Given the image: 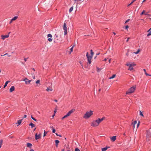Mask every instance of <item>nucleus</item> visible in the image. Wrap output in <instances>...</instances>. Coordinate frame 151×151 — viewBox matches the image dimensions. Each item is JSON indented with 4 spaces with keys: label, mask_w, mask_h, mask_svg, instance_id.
<instances>
[{
    "label": "nucleus",
    "mask_w": 151,
    "mask_h": 151,
    "mask_svg": "<svg viewBox=\"0 0 151 151\" xmlns=\"http://www.w3.org/2000/svg\"><path fill=\"white\" fill-rule=\"evenodd\" d=\"M136 0H132V1L127 5V6H130L131 5H132Z\"/></svg>",
    "instance_id": "obj_23"
},
{
    "label": "nucleus",
    "mask_w": 151,
    "mask_h": 151,
    "mask_svg": "<svg viewBox=\"0 0 151 151\" xmlns=\"http://www.w3.org/2000/svg\"><path fill=\"white\" fill-rule=\"evenodd\" d=\"M143 70H144V72H145V73H146V70L144 69H143Z\"/></svg>",
    "instance_id": "obj_54"
},
{
    "label": "nucleus",
    "mask_w": 151,
    "mask_h": 151,
    "mask_svg": "<svg viewBox=\"0 0 151 151\" xmlns=\"http://www.w3.org/2000/svg\"><path fill=\"white\" fill-rule=\"evenodd\" d=\"M25 82V83L26 84H28L30 83L31 80H28L27 78H26L24 79L23 80Z\"/></svg>",
    "instance_id": "obj_8"
},
{
    "label": "nucleus",
    "mask_w": 151,
    "mask_h": 151,
    "mask_svg": "<svg viewBox=\"0 0 151 151\" xmlns=\"http://www.w3.org/2000/svg\"><path fill=\"white\" fill-rule=\"evenodd\" d=\"M145 12V11L144 10H143L142 12L141 13V15H142V14H144Z\"/></svg>",
    "instance_id": "obj_38"
},
{
    "label": "nucleus",
    "mask_w": 151,
    "mask_h": 151,
    "mask_svg": "<svg viewBox=\"0 0 151 151\" xmlns=\"http://www.w3.org/2000/svg\"><path fill=\"white\" fill-rule=\"evenodd\" d=\"M129 39V38H127V41H126L127 42L128 41V40Z\"/></svg>",
    "instance_id": "obj_56"
},
{
    "label": "nucleus",
    "mask_w": 151,
    "mask_h": 151,
    "mask_svg": "<svg viewBox=\"0 0 151 151\" xmlns=\"http://www.w3.org/2000/svg\"><path fill=\"white\" fill-rule=\"evenodd\" d=\"M74 46H73L70 49V52H69V54H71V52H72L73 51V47H74Z\"/></svg>",
    "instance_id": "obj_25"
},
{
    "label": "nucleus",
    "mask_w": 151,
    "mask_h": 151,
    "mask_svg": "<svg viewBox=\"0 0 151 151\" xmlns=\"http://www.w3.org/2000/svg\"><path fill=\"white\" fill-rule=\"evenodd\" d=\"M63 29L64 30V35H66L67 34V30L66 27V24L65 23H64Z\"/></svg>",
    "instance_id": "obj_6"
},
{
    "label": "nucleus",
    "mask_w": 151,
    "mask_h": 151,
    "mask_svg": "<svg viewBox=\"0 0 151 151\" xmlns=\"http://www.w3.org/2000/svg\"><path fill=\"white\" fill-rule=\"evenodd\" d=\"M150 35H151V32H149V33L147 34V36L148 37Z\"/></svg>",
    "instance_id": "obj_36"
},
{
    "label": "nucleus",
    "mask_w": 151,
    "mask_h": 151,
    "mask_svg": "<svg viewBox=\"0 0 151 151\" xmlns=\"http://www.w3.org/2000/svg\"><path fill=\"white\" fill-rule=\"evenodd\" d=\"M144 14L145 15H147L148 16V17L149 16H150V14H148L147 13H145Z\"/></svg>",
    "instance_id": "obj_42"
},
{
    "label": "nucleus",
    "mask_w": 151,
    "mask_h": 151,
    "mask_svg": "<svg viewBox=\"0 0 151 151\" xmlns=\"http://www.w3.org/2000/svg\"><path fill=\"white\" fill-rule=\"evenodd\" d=\"M10 82V81H6L4 85V88L6 86L8 83H9Z\"/></svg>",
    "instance_id": "obj_24"
},
{
    "label": "nucleus",
    "mask_w": 151,
    "mask_h": 151,
    "mask_svg": "<svg viewBox=\"0 0 151 151\" xmlns=\"http://www.w3.org/2000/svg\"><path fill=\"white\" fill-rule=\"evenodd\" d=\"M22 119H20V120H18L17 121V122L16 123V124H17V126H19L21 122L22 121Z\"/></svg>",
    "instance_id": "obj_13"
},
{
    "label": "nucleus",
    "mask_w": 151,
    "mask_h": 151,
    "mask_svg": "<svg viewBox=\"0 0 151 151\" xmlns=\"http://www.w3.org/2000/svg\"><path fill=\"white\" fill-rule=\"evenodd\" d=\"M18 16H16L13 17L11 19L12 21H14L16 20L18 18Z\"/></svg>",
    "instance_id": "obj_20"
},
{
    "label": "nucleus",
    "mask_w": 151,
    "mask_h": 151,
    "mask_svg": "<svg viewBox=\"0 0 151 151\" xmlns=\"http://www.w3.org/2000/svg\"><path fill=\"white\" fill-rule=\"evenodd\" d=\"M3 141L2 139H1L0 140V148H1L2 146V145L3 143Z\"/></svg>",
    "instance_id": "obj_26"
},
{
    "label": "nucleus",
    "mask_w": 151,
    "mask_h": 151,
    "mask_svg": "<svg viewBox=\"0 0 151 151\" xmlns=\"http://www.w3.org/2000/svg\"><path fill=\"white\" fill-rule=\"evenodd\" d=\"M136 86H134L130 88L127 91H126V94L127 95L129 94L134 92L135 90Z\"/></svg>",
    "instance_id": "obj_4"
},
{
    "label": "nucleus",
    "mask_w": 151,
    "mask_h": 151,
    "mask_svg": "<svg viewBox=\"0 0 151 151\" xmlns=\"http://www.w3.org/2000/svg\"><path fill=\"white\" fill-rule=\"evenodd\" d=\"M129 27L127 25L125 27V29H127Z\"/></svg>",
    "instance_id": "obj_40"
},
{
    "label": "nucleus",
    "mask_w": 151,
    "mask_h": 151,
    "mask_svg": "<svg viewBox=\"0 0 151 151\" xmlns=\"http://www.w3.org/2000/svg\"><path fill=\"white\" fill-rule=\"evenodd\" d=\"M74 1L75 2H77V4H78V1H81V0H74Z\"/></svg>",
    "instance_id": "obj_39"
},
{
    "label": "nucleus",
    "mask_w": 151,
    "mask_h": 151,
    "mask_svg": "<svg viewBox=\"0 0 151 151\" xmlns=\"http://www.w3.org/2000/svg\"><path fill=\"white\" fill-rule=\"evenodd\" d=\"M139 122L138 123V124H137V128H138V127H139Z\"/></svg>",
    "instance_id": "obj_48"
},
{
    "label": "nucleus",
    "mask_w": 151,
    "mask_h": 151,
    "mask_svg": "<svg viewBox=\"0 0 151 151\" xmlns=\"http://www.w3.org/2000/svg\"><path fill=\"white\" fill-rule=\"evenodd\" d=\"M13 21H12V19H11V20L9 22V23L10 24H11V23Z\"/></svg>",
    "instance_id": "obj_50"
},
{
    "label": "nucleus",
    "mask_w": 151,
    "mask_h": 151,
    "mask_svg": "<svg viewBox=\"0 0 151 151\" xmlns=\"http://www.w3.org/2000/svg\"><path fill=\"white\" fill-rule=\"evenodd\" d=\"M27 151H35V150L32 149H31L29 150H28Z\"/></svg>",
    "instance_id": "obj_43"
},
{
    "label": "nucleus",
    "mask_w": 151,
    "mask_h": 151,
    "mask_svg": "<svg viewBox=\"0 0 151 151\" xmlns=\"http://www.w3.org/2000/svg\"><path fill=\"white\" fill-rule=\"evenodd\" d=\"M59 142V141L58 140H55V145L57 147H58V143Z\"/></svg>",
    "instance_id": "obj_21"
},
{
    "label": "nucleus",
    "mask_w": 151,
    "mask_h": 151,
    "mask_svg": "<svg viewBox=\"0 0 151 151\" xmlns=\"http://www.w3.org/2000/svg\"><path fill=\"white\" fill-rule=\"evenodd\" d=\"M130 64H129V63H127L126 65H127V66H129V65H130Z\"/></svg>",
    "instance_id": "obj_49"
},
{
    "label": "nucleus",
    "mask_w": 151,
    "mask_h": 151,
    "mask_svg": "<svg viewBox=\"0 0 151 151\" xmlns=\"http://www.w3.org/2000/svg\"><path fill=\"white\" fill-rule=\"evenodd\" d=\"M145 75L146 76H150V75L149 74L147 73H145Z\"/></svg>",
    "instance_id": "obj_51"
},
{
    "label": "nucleus",
    "mask_w": 151,
    "mask_h": 151,
    "mask_svg": "<svg viewBox=\"0 0 151 151\" xmlns=\"http://www.w3.org/2000/svg\"><path fill=\"white\" fill-rule=\"evenodd\" d=\"M129 20H130V19H127V20H126L125 21V23H127L129 21Z\"/></svg>",
    "instance_id": "obj_44"
},
{
    "label": "nucleus",
    "mask_w": 151,
    "mask_h": 151,
    "mask_svg": "<svg viewBox=\"0 0 151 151\" xmlns=\"http://www.w3.org/2000/svg\"><path fill=\"white\" fill-rule=\"evenodd\" d=\"M52 39L51 38H49L48 39V40L49 42H51L52 41Z\"/></svg>",
    "instance_id": "obj_35"
},
{
    "label": "nucleus",
    "mask_w": 151,
    "mask_h": 151,
    "mask_svg": "<svg viewBox=\"0 0 151 151\" xmlns=\"http://www.w3.org/2000/svg\"><path fill=\"white\" fill-rule=\"evenodd\" d=\"M64 116V117H65V118H66V117H67L69 116L67 114H66V115H65Z\"/></svg>",
    "instance_id": "obj_47"
},
{
    "label": "nucleus",
    "mask_w": 151,
    "mask_h": 151,
    "mask_svg": "<svg viewBox=\"0 0 151 151\" xmlns=\"http://www.w3.org/2000/svg\"><path fill=\"white\" fill-rule=\"evenodd\" d=\"M31 117L32 118V119L34 120L35 121H36V122L37 121V120L35 119V118H34L32 115L31 116Z\"/></svg>",
    "instance_id": "obj_32"
},
{
    "label": "nucleus",
    "mask_w": 151,
    "mask_h": 151,
    "mask_svg": "<svg viewBox=\"0 0 151 151\" xmlns=\"http://www.w3.org/2000/svg\"><path fill=\"white\" fill-rule=\"evenodd\" d=\"M109 147H106L102 148L101 149L102 151H106L107 149L109 148Z\"/></svg>",
    "instance_id": "obj_16"
},
{
    "label": "nucleus",
    "mask_w": 151,
    "mask_h": 151,
    "mask_svg": "<svg viewBox=\"0 0 151 151\" xmlns=\"http://www.w3.org/2000/svg\"><path fill=\"white\" fill-rule=\"evenodd\" d=\"M47 133V132H45V131H44V134H43V136L44 137H45L46 135V134Z\"/></svg>",
    "instance_id": "obj_33"
},
{
    "label": "nucleus",
    "mask_w": 151,
    "mask_h": 151,
    "mask_svg": "<svg viewBox=\"0 0 151 151\" xmlns=\"http://www.w3.org/2000/svg\"><path fill=\"white\" fill-rule=\"evenodd\" d=\"M26 146L27 147L31 149L32 146V145L31 143L28 142L27 143Z\"/></svg>",
    "instance_id": "obj_10"
},
{
    "label": "nucleus",
    "mask_w": 151,
    "mask_h": 151,
    "mask_svg": "<svg viewBox=\"0 0 151 151\" xmlns=\"http://www.w3.org/2000/svg\"><path fill=\"white\" fill-rule=\"evenodd\" d=\"M79 63L81 64V65L82 67V68H83V63H82V62L81 61H79Z\"/></svg>",
    "instance_id": "obj_34"
},
{
    "label": "nucleus",
    "mask_w": 151,
    "mask_h": 151,
    "mask_svg": "<svg viewBox=\"0 0 151 151\" xmlns=\"http://www.w3.org/2000/svg\"><path fill=\"white\" fill-rule=\"evenodd\" d=\"M113 34L114 35H116V33L114 32H113Z\"/></svg>",
    "instance_id": "obj_64"
},
{
    "label": "nucleus",
    "mask_w": 151,
    "mask_h": 151,
    "mask_svg": "<svg viewBox=\"0 0 151 151\" xmlns=\"http://www.w3.org/2000/svg\"><path fill=\"white\" fill-rule=\"evenodd\" d=\"M111 59H109V63H111Z\"/></svg>",
    "instance_id": "obj_61"
},
{
    "label": "nucleus",
    "mask_w": 151,
    "mask_h": 151,
    "mask_svg": "<svg viewBox=\"0 0 151 151\" xmlns=\"http://www.w3.org/2000/svg\"><path fill=\"white\" fill-rule=\"evenodd\" d=\"M40 80H38L36 82V83L37 84V86H39L40 85Z\"/></svg>",
    "instance_id": "obj_18"
},
{
    "label": "nucleus",
    "mask_w": 151,
    "mask_h": 151,
    "mask_svg": "<svg viewBox=\"0 0 151 151\" xmlns=\"http://www.w3.org/2000/svg\"><path fill=\"white\" fill-rule=\"evenodd\" d=\"M46 91L48 92L52 91V88L49 87L47 88L46 89Z\"/></svg>",
    "instance_id": "obj_15"
},
{
    "label": "nucleus",
    "mask_w": 151,
    "mask_h": 151,
    "mask_svg": "<svg viewBox=\"0 0 151 151\" xmlns=\"http://www.w3.org/2000/svg\"><path fill=\"white\" fill-rule=\"evenodd\" d=\"M90 52L91 54V55H90L89 54L88 52H86V56L87 59V64L85 65L84 67L88 69H89L90 68V64H91L92 62L91 60L94 54V52L92 50H90Z\"/></svg>",
    "instance_id": "obj_1"
},
{
    "label": "nucleus",
    "mask_w": 151,
    "mask_h": 151,
    "mask_svg": "<svg viewBox=\"0 0 151 151\" xmlns=\"http://www.w3.org/2000/svg\"><path fill=\"white\" fill-rule=\"evenodd\" d=\"M55 129L54 128H53L52 132L53 133H55Z\"/></svg>",
    "instance_id": "obj_41"
},
{
    "label": "nucleus",
    "mask_w": 151,
    "mask_h": 151,
    "mask_svg": "<svg viewBox=\"0 0 151 151\" xmlns=\"http://www.w3.org/2000/svg\"><path fill=\"white\" fill-rule=\"evenodd\" d=\"M139 115L142 116V117H144V115H143L142 112V111H139Z\"/></svg>",
    "instance_id": "obj_29"
},
{
    "label": "nucleus",
    "mask_w": 151,
    "mask_h": 151,
    "mask_svg": "<svg viewBox=\"0 0 151 151\" xmlns=\"http://www.w3.org/2000/svg\"><path fill=\"white\" fill-rule=\"evenodd\" d=\"M107 60V59L106 58H105L104 60V61H106Z\"/></svg>",
    "instance_id": "obj_58"
},
{
    "label": "nucleus",
    "mask_w": 151,
    "mask_h": 151,
    "mask_svg": "<svg viewBox=\"0 0 151 151\" xmlns=\"http://www.w3.org/2000/svg\"><path fill=\"white\" fill-rule=\"evenodd\" d=\"M27 59L26 58H24V60L25 61H27Z\"/></svg>",
    "instance_id": "obj_60"
},
{
    "label": "nucleus",
    "mask_w": 151,
    "mask_h": 151,
    "mask_svg": "<svg viewBox=\"0 0 151 151\" xmlns=\"http://www.w3.org/2000/svg\"><path fill=\"white\" fill-rule=\"evenodd\" d=\"M110 138L112 142H114L116 139V136H115L110 137Z\"/></svg>",
    "instance_id": "obj_11"
},
{
    "label": "nucleus",
    "mask_w": 151,
    "mask_h": 151,
    "mask_svg": "<svg viewBox=\"0 0 151 151\" xmlns=\"http://www.w3.org/2000/svg\"><path fill=\"white\" fill-rule=\"evenodd\" d=\"M75 151H80L79 149L78 148H76Z\"/></svg>",
    "instance_id": "obj_37"
},
{
    "label": "nucleus",
    "mask_w": 151,
    "mask_h": 151,
    "mask_svg": "<svg viewBox=\"0 0 151 151\" xmlns=\"http://www.w3.org/2000/svg\"><path fill=\"white\" fill-rule=\"evenodd\" d=\"M137 123V122L136 121H134L132 123V124L134 128V126Z\"/></svg>",
    "instance_id": "obj_22"
},
{
    "label": "nucleus",
    "mask_w": 151,
    "mask_h": 151,
    "mask_svg": "<svg viewBox=\"0 0 151 151\" xmlns=\"http://www.w3.org/2000/svg\"><path fill=\"white\" fill-rule=\"evenodd\" d=\"M73 10V6H72L69 9V12H70L72 11Z\"/></svg>",
    "instance_id": "obj_28"
},
{
    "label": "nucleus",
    "mask_w": 151,
    "mask_h": 151,
    "mask_svg": "<svg viewBox=\"0 0 151 151\" xmlns=\"http://www.w3.org/2000/svg\"><path fill=\"white\" fill-rule=\"evenodd\" d=\"M41 133H39L38 135L37 133H36L35 135V139L36 140L38 139L41 138Z\"/></svg>",
    "instance_id": "obj_7"
},
{
    "label": "nucleus",
    "mask_w": 151,
    "mask_h": 151,
    "mask_svg": "<svg viewBox=\"0 0 151 151\" xmlns=\"http://www.w3.org/2000/svg\"><path fill=\"white\" fill-rule=\"evenodd\" d=\"M132 64V66H135L136 65V64H135L134 63H133L132 64Z\"/></svg>",
    "instance_id": "obj_52"
},
{
    "label": "nucleus",
    "mask_w": 151,
    "mask_h": 151,
    "mask_svg": "<svg viewBox=\"0 0 151 151\" xmlns=\"http://www.w3.org/2000/svg\"><path fill=\"white\" fill-rule=\"evenodd\" d=\"M151 29V28H150V29L147 31V32H151L150 31V30Z\"/></svg>",
    "instance_id": "obj_55"
},
{
    "label": "nucleus",
    "mask_w": 151,
    "mask_h": 151,
    "mask_svg": "<svg viewBox=\"0 0 151 151\" xmlns=\"http://www.w3.org/2000/svg\"><path fill=\"white\" fill-rule=\"evenodd\" d=\"M27 116L25 114L24 116L23 117L24 118H26L27 117Z\"/></svg>",
    "instance_id": "obj_53"
},
{
    "label": "nucleus",
    "mask_w": 151,
    "mask_h": 151,
    "mask_svg": "<svg viewBox=\"0 0 151 151\" xmlns=\"http://www.w3.org/2000/svg\"><path fill=\"white\" fill-rule=\"evenodd\" d=\"M133 69V68L132 66V64H130L129 65V67L128 69V70H132Z\"/></svg>",
    "instance_id": "obj_17"
},
{
    "label": "nucleus",
    "mask_w": 151,
    "mask_h": 151,
    "mask_svg": "<svg viewBox=\"0 0 151 151\" xmlns=\"http://www.w3.org/2000/svg\"><path fill=\"white\" fill-rule=\"evenodd\" d=\"M65 151L64 149H63L62 150V151Z\"/></svg>",
    "instance_id": "obj_63"
},
{
    "label": "nucleus",
    "mask_w": 151,
    "mask_h": 151,
    "mask_svg": "<svg viewBox=\"0 0 151 151\" xmlns=\"http://www.w3.org/2000/svg\"><path fill=\"white\" fill-rule=\"evenodd\" d=\"M75 111V109H72L69 111L67 114L69 116H70L71 114H72Z\"/></svg>",
    "instance_id": "obj_9"
},
{
    "label": "nucleus",
    "mask_w": 151,
    "mask_h": 151,
    "mask_svg": "<svg viewBox=\"0 0 151 151\" xmlns=\"http://www.w3.org/2000/svg\"><path fill=\"white\" fill-rule=\"evenodd\" d=\"M105 118V117H103L102 118H99L98 119L93 121L91 123V126L93 127H97L99 126V124L103 120H104Z\"/></svg>",
    "instance_id": "obj_2"
},
{
    "label": "nucleus",
    "mask_w": 151,
    "mask_h": 151,
    "mask_svg": "<svg viewBox=\"0 0 151 151\" xmlns=\"http://www.w3.org/2000/svg\"><path fill=\"white\" fill-rule=\"evenodd\" d=\"M55 38H58V35H57L56 34H55Z\"/></svg>",
    "instance_id": "obj_46"
},
{
    "label": "nucleus",
    "mask_w": 151,
    "mask_h": 151,
    "mask_svg": "<svg viewBox=\"0 0 151 151\" xmlns=\"http://www.w3.org/2000/svg\"><path fill=\"white\" fill-rule=\"evenodd\" d=\"M93 114V111L90 110L89 111H86L84 115L83 118L85 119H88Z\"/></svg>",
    "instance_id": "obj_3"
},
{
    "label": "nucleus",
    "mask_w": 151,
    "mask_h": 151,
    "mask_svg": "<svg viewBox=\"0 0 151 151\" xmlns=\"http://www.w3.org/2000/svg\"><path fill=\"white\" fill-rule=\"evenodd\" d=\"M54 101L56 102H57L58 101L56 99H55L54 100Z\"/></svg>",
    "instance_id": "obj_57"
},
{
    "label": "nucleus",
    "mask_w": 151,
    "mask_h": 151,
    "mask_svg": "<svg viewBox=\"0 0 151 151\" xmlns=\"http://www.w3.org/2000/svg\"><path fill=\"white\" fill-rule=\"evenodd\" d=\"M139 51H140V50L139 49H138L137 52H134V53H135L136 54H137L139 53Z\"/></svg>",
    "instance_id": "obj_30"
},
{
    "label": "nucleus",
    "mask_w": 151,
    "mask_h": 151,
    "mask_svg": "<svg viewBox=\"0 0 151 151\" xmlns=\"http://www.w3.org/2000/svg\"><path fill=\"white\" fill-rule=\"evenodd\" d=\"M146 0H144L142 1V3L144 2Z\"/></svg>",
    "instance_id": "obj_62"
},
{
    "label": "nucleus",
    "mask_w": 151,
    "mask_h": 151,
    "mask_svg": "<svg viewBox=\"0 0 151 151\" xmlns=\"http://www.w3.org/2000/svg\"><path fill=\"white\" fill-rule=\"evenodd\" d=\"M146 140L147 141H150L151 140V134L150 132H147L146 135Z\"/></svg>",
    "instance_id": "obj_5"
},
{
    "label": "nucleus",
    "mask_w": 151,
    "mask_h": 151,
    "mask_svg": "<svg viewBox=\"0 0 151 151\" xmlns=\"http://www.w3.org/2000/svg\"><path fill=\"white\" fill-rule=\"evenodd\" d=\"M47 37H52V35L50 34H48L47 35Z\"/></svg>",
    "instance_id": "obj_31"
},
{
    "label": "nucleus",
    "mask_w": 151,
    "mask_h": 151,
    "mask_svg": "<svg viewBox=\"0 0 151 151\" xmlns=\"http://www.w3.org/2000/svg\"><path fill=\"white\" fill-rule=\"evenodd\" d=\"M9 34L5 35H1V39H2L3 40H4L5 38L8 37H9Z\"/></svg>",
    "instance_id": "obj_12"
},
{
    "label": "nucleus",
    "mask_w": 151,
    "mask_h": 151,
    "mask_svg": "<svg viewBox=\"0 0 151 151\" xmlns=\"http://www.w3.org/2000/svg\"><path fill=\"white\" fill-rule=\"evenodd\" d=\"M148 18L151 20V15H150V16H149Z\"/></svg>",
    "instance_id": "obj_45"
},
{
    "label": "nucleus",
    "mask_w": 151,
    "mask_h": 151,
    "mask_svg": "<svg viewBox=\"0 0 151 151\" xmlns=\"http://www.w3.org/2000/svg\"><path fill=\"white\" fill-rule=\"evenodd\" d=\"M65 118V117H64V116L62 118V120H63V119H64Z\"/></svg>",
    "instance_id": "obj_59"
},
{
    "label": "nucleus",
    "mask_w": 151,
    "mask_h": 151,
    "mask_svg": "<svg viewBox=\"0 0 151 151\" xmlns=\"http://www.w3.org/2000/svg\"><path fill=\"white\" fill-rule=\"evenodd\" d=\"M115 76H116V75L115 74H114L111 77H109V79H111L115 77Z\"/></svg>",
    "instance_id": "obj_27"
},
{
    "label": "nucleus",
    "mask_w": 151,
    "mask_h": 151,
    "mask_svg": "<svg viewBox=\"0 0 151 151\" xmlns=\"http://www.w3.org/2000/svg\"><path fill=\"white\" fill-rule=\"evenodd\" d=\"M29 125L31 126L32 128H33V127H35V125L32 123H31L29 124Z\"/></svg>",
    "instance_id": "obj_19"
},
{
    "label": "nucleus",
    "mask_w": 151,
    "mask_h": 151,
    "mask_svg": "<svg viewBox=\"0 0 151 151\" xmlns=\"http://www.w3.org/2000/svg\"><path fill=\"white\" fill-rule=\"evenodd\" d=\"M15 87L14 86H12L10 88L9 91L10 92H12L14 90Z\"/></svg>",
    "instance_id": "obj_14"
}]
</instances>
